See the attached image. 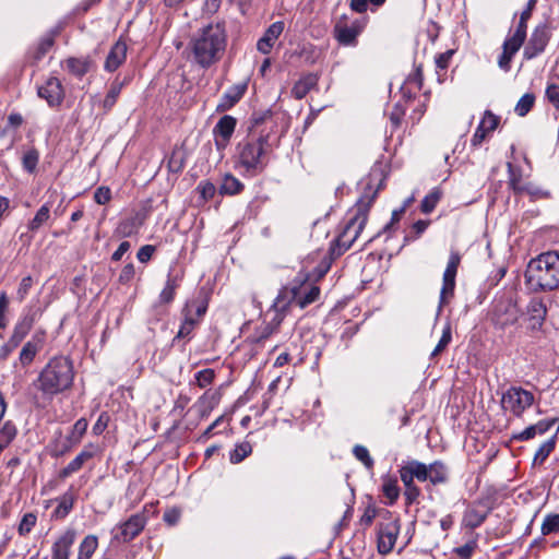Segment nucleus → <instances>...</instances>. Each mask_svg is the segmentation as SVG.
Listing matches in <instances>:
<instances>
[{
	"instance_id": "nucleus-1",
	"label": "nucleus",
	"mask_w": 559,
	"mask_h": 559,
	"mask_svg": "<svg viewBox=\"0 0 559 559\" xmlns=\"http://www.w3.org/2000/svg\"><path fill=\"white\" fill-rule=\"evenodd\" d=\"M385 176L380 169H372L369 175V182L364 194L353 209V215L345 224L342 233L336 239L338 254L348 250L365 228L369 210L374 202L378 192L383 188Z\"/></svg>"
},
{
	"instance_id": "nucleus-2",
	"label": "nucleus",
	"mask_w": 559,
	"mask_h": 559,
	"mask_svg": "<svg viewBox=\"0 0 559 559\" xmlns=\"http://www.w3.org/2000/svg\"><path fill=\"white\" fill-rule=\"evenodd\" d=\"M226 47L227 33L221 23L209 24L198 29L188 43L192 62L204 70L221 61Z\"/></svg>"
},
{
	"instance_id": "nucleus-3",
	"label": "nucleus",
	"mask_w": 559,
	"mask_h": 559,
	"mask_svg": "<svg viewBox=\"0 0 559 559\" xmlns=\"http://www.w3.org/2000/svg\"><path fill=\"white\" fill-rule=\"evenodd\" d=\"M74 380V369L71 359L64 356L51 358L35 382L43 395L52 397L69 390Z\"/></svg>"
},
{
	"instance_id": "nucleus-4",
	"label": "nucleus",
	"mask_w": 559,
	"mask_h": 559,
	"mask_svg": "<svg viewBox=\"0 0 559 559\" xmlns=\"http://www.w3.org/2000/svg\"><path fill=\"white\" fill-rule=\"evenodd\" d=\"M526 283L534 290H554L559 287V251L551 250L532 259L525 271Z\"/></svg>"
},
{
	"instance_id": "nucleus-5",
	"label": "nucleus",
	"mask_w": 559,
	"mask_h": 559,
	"mask_svg": "<svg viewBox=\"0 0 559 559\" xmlns=\"http://www.w3.org/2000/svg\"><path fill=\"white\" fill-rule=\"evenodd\" d=\"M269 135H260L257 139H246L238 143L237 165L251 176L262 173L266 166L264 147L267 145Z\"/></svg>"
},
{
	"instance_id": "nucleus-6",
	"label": "nucleus",
	"mask_w": 559,
	"mask_h": 559,
	"mask_svg": "<svg viewBox=\"0 0 559 559\" xmlns=\"http://www.w3.org/2000/svg\"><path fill=\"white\" fill-rule=\"evenodd\" d=\"M320 296V288L317 285L300 282L299 285L284 287L277 295L273 307L278 310H286L292 305L300 309L314 302Z\"/></svg>"
},
{
	"instance_id": "nucleus-7",
	"label": "nucleus",
	"mask_w": 559,
	"mask_h": 559,
	"mask_svg": "<svg viewBox=\"0 0 559 559\" xmlns=\"http://www.w3.org/2000/svg\"><path fill=\"white\" fill-rule=\"evenodd\" d=\"M377 531V548L379 554H390L396 543L401 530L400 519L385 510L381 521H379Z\"/></svg>"
},
{
	"instance_id": "nucleus-8",
	"label": "nucleus",
	"mask_w": 559,
	"mask_h": 559,
	"mask_svg": "<svg viewBox=\"0 0 559 559\" xmlns=\"http://www.w3.org/2000/svg\"><path fill=\"white\" fill-rule=\"evenodd\" d=\"M535 401L534 394L520 386L509 388L502 395L501 405L507 412L520 417Z\"/></svg>"
},
{
	"instance_id": "nucleus-9",
	"label": "nucleus",
	"mask_w": 559,
	"mask_h": 559,
	"mask_svg": "<svg viewBox=\"0 0 559 559\" xmlns=\"http://www.w3.org/2000/svg\"><path fill=\"white\" fill-rule=\"evenodd\" d=\"M461 263V254L456 250H451L447 267L442 276V287L440 290L439 311L449 302L454 295L455 277L459 265Z\"/></svg>"
},
{
	"instance_id": "nucleus-10",
	"label": "nucleus",
	"mask_w": 559,
	"mask_h": 559,
	"mask_svg": "<svg viewBox=\"0 0 559 559\" xmlns=\"http://www.w3.org/2000/svg\"><path fill=\"white\" fill-rule=\"evenodd\" d=\"M548 41L549 34L546 25L536 26L524 48V58L531 60L540 55L545 50Z\"/></svg>"
},
{
	"instance_id": "nucleus-11",
	"label": "nucleus",
	"mask_w": 559,
	"mask_h": 559,
	"mask_svg": "<svg viewBox=\"0 0 559 559\" xmlns=\"http://www.w3.org/2000/svg\"><path fill=\"white\" fill-rule=\"evenodd\" d=\"M237 120L233 116H223L213 129L215 145L217 150L223 151L229 143L235 131Z\"/></svg>"
},
{
	"instance_id": "nucleus-12",
	"label": "nucleus",
	"mask_w": 559,
	"mask_h": 559,
	"mask_svg": "<svg viewBox=\"0 0 559 559\" xmlns=\"http://www.w3.org/2000/svg\"><path fill=\"white\" fill-rule=\"evenodd\" d=\"M37 94L46 99L49 106H59L64 98V91L59 79L51 76L44 85L39 86Z\"/></svg>"
},
{
	"instance_id": "nucleus-13",
	"label": "nucleus",
	"mask_w": 559,
	"mask_h": 559,
	"mask_svg": "<svg viewBox=\"0 0 559 559\" xmlns=\"http://www.w3.org/2000/svg\"><path fill=\"white\" fill-rule=\"evenodd\" d=\"M362 31V26L358 22H354L348 26L345 22L340 20L333 29L334 38L342 46H356L357 38Z\"/></svg>"
},
{
	"instance_id": "nucleus-14",
	"label": "nucleus",
	"mask_w": 559,
	"mask_h": 559,
	"mask_svg": "<svg viewBox=\"0 0 559 559\" xmlns=\"http://www.w3.org/2000/svg\"><path fill=\"white\" fill-rule=\"evenodd\" d=\"M547 316V307L542 298L533 297L526 307L527 328L532 331L542 329Z\"/></svg>"
},
{
	"instance_id": "nucleus-15",
	"label": "nucleus",
	"mask_w": 559,
	"mask_h": 559,
	"mask_svg": "<svg viewBox=\"0 0 559 559\" xmlns=\"http://www.w3.org/2000/svg\"><path fill=\"white\" fill-rule=\"evenodd\" d=\"M75 538L76 532L73 528L66 530L52 545L51 559H69Z\"/></svg>"
},
{
	"instance_id": "nucleus-16",
	"label": "nucleus",
	"mask_w": 559,
	"mask_h": 559,
	"mask_svg": "<svg viewBox=\"0 0 559 559\" xmlns=\"http://www.w3.org/2000/svg\"><path fill=\"white\" fill-rule=\"evenodd\" d=\"M500 118L493 115L490 110H486L484 117L472 136L471 143L473 146H479L486 139L489 132L496 130Z\"/></svg>"
},
{
	"instance_id": "nucleus-17",
	"label": "nucleus",
	"mask_w": 559,
	"mask_h": 559,
	"mask_svg": "<svg viewBox=\"0 0 559 559\" xmlns=\"http://www.w3.org/2000/svg\"><path fill=\"white\" fill-rule=\"evenodd\" d=\"M97 448L94 444H87L64 468L60 471L59 477L66 479L73 473L80 471L84 463L95 456Z\"/></svg>"
},
{
	"instance_id": "nucleus-18",
	"label": "nucleus",
	"mask_w": 559,
	"mask_h": 559,
	"mask_svg": "<svg viewBox=\"0 0 559 559\" xmlns=\"http://www.w3.org/2000/svg\"><path fill=\"white\" fill-rule=\"evenodd\" d=\"M128 46L122 39L117 40L110 48L104 64L107 72L116 71L127 58Z\"/></svg>"
},
{
	"instance_id": "nucleus-19",
	"label": "nucleus",
	"mask_w": 559,
	"mask_h": 559,
	"mask_svg": "<svg viewBox=\"0 0 559 559\" xmlns=\"http://www.w3.org/2000/svg\"><path fill=\"white\" fill-rule=\"evenodd\" d=\"M146 519L143 514H133L120 525V538L122 542H130L135 538L144 528Z\"/></svg>"
},
{
	"instance_id": "nucleus-20",
	"label": "nucleus",
	"mask_w": 559,
	"mask_h": 559,
	"mask_svg": "<svg viewBox=\"0 0 559 559\" xmlns=\"http://www.w3.org/2000/svg\"><path fill=\"white\" fill-rule=\"evenodd\" d=\"M284 31V22L277 21L269 26L264 35L258 40L257 48L262 53H269L275 40Z\"/></svg>"
},
{
	"instance_id": "nucleus-21",
	"label": "nucleus",
	"mask_w": 559,
	"mask_h": 559,
	"mask_svg": "<svg viewBox=\"0 0 559 559\" xmlns=\"http://www.w3.org/2000/svg\"><path fill=\"white\" fill-rule=\"evenodd\" d=\"M247 87L248 85L246 82L230 86L222 96L217 110L225 111L234 107L242 98Z\"/></svg>"
},
{
	"instance_id": "nucleus-22",
	"label": "nucleus",
	"mask_w": 559,
	"mask_h": 559,
	"mask_svg": "<svg viewBox=\"0 0 559 559\" xmlns=\"http://www.w3.org/2000/svg\"><path fill=\"white\" fill-rule=\"evenodd\" d=\"M556 424V419H543L537 424L526 427L523 431L513 436V439L518 441H527L536 436H543L548 432L551 427Z\"/></svg>"
},
{
	"instance_id": "nucleus-23",
	"label": "nucleus",
	"mask_w": 559,
	"mask_h": 559,
	"mask_svg": "<svg viewBox=\"0 0 559 559\" xmlns=\"http://www.w3.org/2000/svg\"><path fill=\"white\" fill-rule=\"evenodd\" d=\"M143 223L144 217L140 213H136L130 217L122 219L116 228V234L123 238L131 237L132 235L138 234Z\"/></svg>"
},
{
	"instance_id": "nucleus-24",
	"label": "nucleus",
	"mask_w": 559,
	"mask_h": 559,
	"mask_svg": "<svg viewBox=\"0 0 559 559\" xmlns=\"http://www.w3.org/2000/svg\"><path fill=\"white\" fill-rule=\"evenodd\" d=\"M523 44L519 43L518 40L507 37L502 45V53L498 59V66L502 70L509 71L513 56L520 50Z\"/></svg>"
},
{
	"instance_id": "nucleus-25",
	"label": "nucleus",
	"mask_w": 559,
	"mask_h": 559,
	"mask_svg": "<svg viewBox=\"0 0 559 559\" xmlns=\"http://www.w3.org/2000/svg\"><path fill=\"white\" fill-rule=\"evenodd\" d=\"M318 83V76L309 73L298 80L292 88V95L296 99H302Z\"/></svg>"
},
{
	"instance_id": "nucleus-26",
	"label": "nucleus",
	"mask_w": 559,
	"mask_h": 559,
	"mask_svg": "<svg viewBox=\"0 0 559 559\" xmlns=\"http://www.w3.org/2000/svg\"><path fill=\"white\" fill-rule=\"evenodd\" d=\"M274 309H275V316L272 319V321L266 323L265 325H263L257 332V334L254 336V342L255 343H261L264 340L269 338L276 331V329L280 326V324L282 323V321L284 319V312L286 310H278L276 308H274Z\"/></svg>"
},
{
	"instance_id": "nucleus-27",
	"label": "nucleus",
	"mask_w": 559,
	"mask_h": 559,
	"mask_svg": "<svg viewBox=\"0 0 559 559\" xmlns=\"http://www.w3.org/2000/svg\"><path fill=\"white\" fill-rule=\"evenodd\" d=\"M449 479V469L441 461H435L428 465V480L432 485L447 483Z\"/></svg>"
},
{
	"instance_id": "nucleus-28",
	"label": "nucleus",
	"mask_w": 559,
	"mask_h": 559,
	"mask_svg": "<svg viewBox=\"0 0 559 559\" xmlns=\"http://www.w3.org/2000/svg\"><path fill=\"white\" fill-rule=\"evenodd\" d=\"M487 515L488 511L479 510L476 507H469L464 512L462 523L465 527L474 530L485 522Z\"/></svg>"
},
{
	"instance_id": "nucleus-29",
	"label": "nucleus",
	"mask_w": 559,
	"mask_h": 559,
	"mask_svg": "<svg viewBox=\"0 0 559 559\" xmlns=\"http://www.w3.org/2000/svg\"><path fill=\"white\" fill-rule=\"evenodd\" d=\"M400 487L395 477L385 475L382 477V493L385 497V503L393 506L400 497Z\"/></svg>"
},
{
	"instance_id": "nucleus-30",
	"label": "nucleus",
	"mask_w": 559,
	"mask_h": 559,
	"mask_svg": "<svg viewBox=\"0 0 559 559\" xmlns=\"http://www.w3.org/2000/svg\"><path fill=\"white\" fill-rule=\"evenodd\" d=\"M51 205V202H46L37 210L35 216L27 224V229L31 233H36L40 227L48 223Z\"/></svg>"
},
{
	"instance_id": "nucleus-31",
	"label": "nucleus",
	"mask_w": 559,
	"mask_h": 559,
	"mask_svg": "<svg viewBox=\"0 0 559 559\" xmlns=\"http://www.w3.org/2000/svg\"><path fill=\"white\" fill-rule=\"evenodd\" d=\"M127 83V80L119 81L118 79L114 80L109 86V90L103 100V108L107 112L111 110V108L115 106L122 87Z\"/></svg>"
},
{
	"instance_id": "nucleus-32",
	"label": "nucleus",
	"mask_w": 559,
	"mask_h": 559,
	"mask_svg": "<svg viewBox=\"0 0 559 559\" xmlns=\"http://www.w3.org/2000/svg\"><path fill=\"white\" fill-rule=\"evenodd\" d=\"M557 442V432L554 433L550 438L545 440L539 448L537 449L534 459H533V465H542L549 454L555 450Z\"/></svg>"
},
{
	"instance_id": "nucleus-33",
	"label": "nucleus",
	"mask_w": 559,
	"mask_h": 559,
	"mask_svg": "<svg viewBox=\"0 0 559 559\" xmlns=\"http://www.w3.org/2000/svg\"><path fill=\"white\" fill-rule=\"evenodd\" d=\"M243 188L245 186L239 179H237L231 174H226L223 177L222 183L219 186V193L234 195L240 193L243 190Z\"/></svg>"
},
{
	"instance_id": "nucleus-34",
	"label": "nucleus",
	"mask_w": 559,
	"mask_h": 559,
	"mask_svg": "<svg viewBox=\"0 0 559 559\" xmlns=\"http://www.w3.org/2000/svg\"><path fill=\"white\" fill-rule=\"evenodd\" d=\"M67 69L69 72H71L73 75L78 78H82L85 75L92 64V61L90 58H68L66 60Z\"/></svg>"
},
{
	"instance_id": "nucleus-35",
	"label": "nucleus",
	"mask_w": 559,
	"mask_h": 559,
	"mask_svg": "<svg viewBox=\"0 0 559 559\" xmlns=\"http://www.w3.org/2000/svg\"><path fill=\"white\" fill-rule=\"evenodd\" d=\"M74 496L71 491L64 492L59 499H58V506L53 511V516L56 519H64L70 511L73 509L74 506Z\"/></svg>"
},
{
	"instance_id": "nucleus-36",
	"label": "nucleus",
	"mask_w": 559,
	"mask_h": 559,
	"mask_svg": "<svg viewBox=\"0 0 559 559\" xmlns=\"http://www.w3.org/2000/svg\"><path fill=\"white\" fill-rule=\"evenodd\" d=\"M16 433V427L12 421L8 420L3 423L0 428V454L14 440Z\"/></svg>"
},
{
	"instance_id": "nucleus-37",
	"label": "nucleus",
	"mask_w": 559,
	"mask_h": 559,
	"mask_svg": "<svg viewBox=\"0 0 559 559\" xmlns=\"http://www.w3.org/2000/svg\"><path fill=\"white\" fill-rule=\"evenodd\" d=\"M532 15H530L528 10H523L520 14V19L518 21L516 27L512 35L509 37L518 40L521 44H524L526 38V31H527V22L531 19Z\"/></svg>"
},
{
	"instance_id": "nucleus-38",
	"label": "nucleus",
	"mask_w": 559,
	"mask_h": 559,
	"mask_svg": "<svg viewBox=\"0 0 559 559\" xmlns=\"http://www.w3.org/2000/svg\"><path fill=\"white\" fill-rule=\"evenodd\" d=\"M97 546V537L95 535H87L80 544L78 559H91Z\"/></svg>"
},
{
	"instance_id": "nucleus-39",
	"label": "nucleus",
	"mask_w": 559,
	"mask_h": 559,
	"mask_svg": "<svg viewBox=\"0 0 559 559\" xmlns=\"http://www.w3.org/2000/svg\"><path fill=\"white\" fill-rule=\"evenodd\" d=\"M406 468L409 471V473L413 475L414 479H417L418 481H427L428 480V465L417 461V460H411L407 461L405 464Z\"/></svg>"
},
{
	"instance_id": "nucleus-40",
	"label": "nucleus",
	"mask_w": 559,
	"mask_h": 559,
	"mask_svg": "<svg viewBox=\"0 0 559 559\" xmlns=\"http://www.w3.org/2000/svg\"><path fill=\"white\" fill-rule=\"evenodd\" d=\"M535 104V95L533 93L524 94L514 107V111L518 116H526Z\"/></svg>"
},
{
	"instance_id": "nucleus-41",
	"label": "nucleus",
	"mask_w": 559,
	"mask_h": 559,
	"mask_svg": "<svg viewBox=\"0 0 559 559\" xmlns=\"http://www.w3.org/2000/svg\"><path fill=\"white\" fill-rule=\"evenodd\" d=\"M451 340H452V330H451V324L448 322V323H445V325L442 329L441 338L439 340L435 349L431 352L430 358H435V357L439 356L447 348V346L451 343Z\"/></svg>"
},
{
	"instance_id": "nucleus-42",
	"label": "nucleus",
	"mask_w": 559,
	"mask_h": 559,
	"mask_svg": "<svg viewBox=\"0 0 559 559\" xmlns=\"http://www.w3.org/2000/svg\"><path fill=\"white\" fill-rule=\"evenodd\" d=\"M252 452V447L249 442L245 441L235 447L230 452L229 460L233 464H238L243 461Z\"/></svg>"
},
{
	"instance_id": "nucleus-43",
	"label": "nucleus",
	"mask_w": 559,
	"mask_h": 559,
	"mask_svg": "<svg viewBox=\"0 0 559 559\" xmlns=\"http://www.w3.org/2000/svg\"><path fill=\"white\" fill-rule=\"evenodd\" d=\"M441 199V191L439 189H433L430 191L421 201L420 210L425 214L431 213L437 206L438 202Z\"/></svg>"
},
{
	"instance_id": "nucleus-44",
	"label": "nucleus",
	"mask_w": 559,
	"mask_h": 559,
	"mask_svg": "<svg viewBox=\"0 0 559 559\" xmlns=\"http://www.w3.org/2000/svg\"><path fill=\"white\" fill-rule=\"evenodd\" d=\"M218 397L216 394L204 393L198 401V406L202 417H205L217 405Z\"/></svg>"
},
{
	"instance_id": "nucleus-45",
	"label": "nucleus",
	"mask_w": 559,
	"mask_h": 559,
	"mask_svg": "<svg viewBox=\"0 0 559 559\" xmlns=\"http://www.w3.org/2000/svg\"><path fill=\"white\" fill-rule=\"evenodd\" d=\"M38 350H39V346L37 343L32 342V341L25 343L20 353L21 364L23 366L29 365L34 360Z\"/></svg>"
},
{
	"instance_id": "nucleus-46",
	"label": "nucleus",
	"mask_w": 559,
	"mask_h": 559,
	"mask_svg": "<svg viewBox=\"0 0 559 559\" xmlns=\"http://www.w3.org/2000/svg\"><path fill=\"white\" fill-rule=\"evenodd\" d=\"M542 534L544 536L550 535L559 532V514L558 513H549L544 518L540 527Z\"/></svg>"
},
{
	"instance_id": "nucleus-47",
	"label": "nucleus",
	"mask_w": 559,
	"mask_h": 559,
	"mask_svg": "<svg viewBox=\"0 0 559 559\" xmlns=\"http://www.w3.org/2000/svg\"><path fill=\"white\" fill-rule=\"evenodd\" d=\"M37 523V516L33 512L25 513L19 524L17 532L21 536L28 535Z\"/></svg>"
},
{
	"instance_id": "nucleus-48",
	"label": "nucleus",
	"mask_w": 559,
	"mask_h": 559,
	"mask_svg": "<svg viewBox=\"0 0 559 559\" xmlns=\"http://www.w3.org/2000/svg\"><path fill=\"white\" fill-rule=\"evenodd\" d=\"M504 312L507 317L504 319L500 318L498 314V321L501 325H510L514 324L518 321L519 318V310L516 309L515 304L512 302V300H508L504 306Z\"/></svg>"
},
{
	"instance_id": "nucleus-49",
	"label": "nucleus",
	"mask_w": 559,
	"mask_h": 559,
	"mask_svg": "<svg viewBox=\"0 0 559 559\" xmlns=\"http://www.w3.org/2000/svg\"><path fill=\"white\" fill-rule=\"evenodd\" d=\"M38 159H39V154H38L37 150L31 148V150L26 151L22 158L24 169L28 173H33L37 167Z\"/></svg>"
},
{
	"instance_id": "nucleus-50",
	"label": "nucleus",
	"mask_w": 559,
	"mask_h": 559,
	"mask_svg": "<svg viewBox=\"0 0 559 559\" xmlns=\"http://www.w3.org/2000/svg\"><path fill=\"white\" fill-rule=\"evenodd\" d=\"M353 453L355 457L360 461L368 469L373 467V460L366 447L357 444L354 447Z\"/></svg>"
},
{
	"instance_id": "nucleus-51",
	"label": "nucleus",
	"mask_w": 559,
	"mask_h": 559,
	"mask_svg": "<svg viewBox=\"0 0 559 559\" xmlns=\"http://www.w3.org/2000/svg\"><path fill=\"white\" fill-rule=\"evenodd\" d=\"M87 426H88V423L85 418L78 419L75 421V424L73 425L70 440L73 443H79L81 441L82 437L84 436V433L86 432Z\"/></svg>"
},
{
	"instance_id": "nucleus-52",
	"label": "nucleus",
	"mask_w": 559,
	"mask_h": 559,
	"mask_svg": "<svg viewBox=\"0 0 559 559\" xmlns=\"http://www.w3.org/2000/svg\"><path fill=\"white\" fill-rule=\"evenodd\" d=\"M215 373L213 369H203L195 373V381L198 386L204 389L209 386L214 380Z\"/></svg>"
},
{
	"instance_id": "nucleus-53",
	"label": "nucleus",
	"mask_w": 559,
	"mask_h": 559,
	"mask_svg": "<svg viewBox=\"0 0 559 559\" xmlns=\"http://www.w3.org/2000/svg\"><path fill=\"white\" fill-rule=\"evenodd\" d=\"M197 321H198V319H194L191 316H189L188 313H185V320L180 325V329L177 333V337L178 338L187 337L194 329Z\"/></svg>"
},
{
	"instance_id": "nucleus-54",
	"label": "nucleus",
	"mask_w": 559,
	"mask_h": 559,
	"mask_svg": "<svg viewBox=\"0 0 559 559\" xmlns=\"http://www.w3.org/2000/svg\"><path fill=\"white\" fill-rule=\"evenodd\" d=\"M429 224H430L429 221H423V219L415 222L412 225L413 235H406L405 241H411V240H415V239L419 238L420 235L424 234L425 230L428 228Z\"/></svg>"
},
{
	"instance_id": "nucleus-55",
	"label": "nucleus",
	"mask_w": 559,
	"mask_h": 559,
	"mask_svg": "<svg viewBox=\"0 0 559 559\" xmlns=\"http://www.w3.org/2000/svg\"><path fill=\"white\" fill-rule=\"evenodd\" d=\"M176 284L175 280L168 278L164 289L159 295V299L164 304H169L175 297Z\"/></svg>"
},
{
	"instance_id": "nucleus-56",
	"label": "nucleus",
	"mask_w": 559,
	"mask_h": 559,
	"mask_svg": "<svg viewBox=\"0 0 559 559\" xmlns=\"http://www.w3.org/2000/svg\"><path fill=\"white\" fill-rule=\"evenodd\" d=\"M29 330V326L26 324H17L14 328L13 334L10 338L9 344H11L12 347H16L20 342L25 337Z\"/></svg>"
},
{
	"instance_id": "nucleus-57",
	"label": "nucleus",
	"mask_w": 559,
	"mask_h": 559,
	"mask_svg": "<svg viewBox=\"0 0 559 559\" xmlns=\"http://www.w3.org/2000/svg\"><path fill=\"white\" fill-rule=\"evenodd\" d=\"M508 171H509V186L515 191H523V188L520 186L521 182V175L516 174L513 165L511 163L507 164Z\"/></svg>"
},
{
	"instance_id": "nucleus-58",
	"label": "nucleus",
	"mask_w": 559,
	"mask_h": 559,
	"mask_svg": "<svg viewBox=\"0 0 559 559\" xmlns=\"http://www.w3.org/2000/svg\"><path fill=\"white\" fill-rule=\"evenodd\" d=\"M111 199V191L108 187H99L94 193V200L97 204H107Z\"/></svg>"
},
{
	"instance_id": "nucleus-59",
	"label": "nucleus",
	"mask_w": 559,
	"mask_h": 559,
	"mask_svg": "<svg viewBox=\"0 0 559 559\" xmlns=\"http://www.w3.org/2000/svg\"><path fill=\"white\" fill-rule=\"evenodd\" d=\"M546 97L550 104L559 109V85L549 84L546 88Z\"/></svg>"
},
{
	"instance_id": "nucleus-60",
	"label": "nucleus",
	"mask_w": 559,
	"mask_h": 559,
	"mask_svg": "<svg viewBox=\"0 0 559 559\" xmlns=\"http://www.w3.org/2000/svg\"><path fill=\"white\" fill-rule=\"evenodd\" d=\"M198 190L204 200H210L214 197L216 187L210 181H201L198 186Z\"/></svg>"
},
{
	"instance_id": "nucleus-61",
	"label": "nucleus",
	"mask_w": 559,
	"mask_h": 559,
	"mask_svg": "<svg viewBox=\"0 0 559 559\" xmlns=\"http://www.w3.org/2000/svg\"><path fill=\"white\" fill-rule=\"evenodd\" d=\"M135 275V267L132 263H128L126 264L120 274H119V283L120 284H128L129 282H131L133 280Z\"/></svg>"
},
{
	"instance_id": "nucleus-62",
	"label": "nucleus",
	"mask_w": 559,
	"mask_h": 559,
	"mask_svg": "<svg viewBox=\"0 0 559 559\" xmlns=\"http://www.w3.org/2000/svg\"><path fill=\"white\" fill-rule=\"evenodd\" d=\"M155 250L156 248L152 245L142 246L136 253V258L141 263H146L152 259Z\"/></svg>"
},
{
	"instance_id": "nucleus-63",
	"label": "nucleus",
	"mask_w": 559,
	"mask_h": 559,
	"mask_svg": "<svg viewBox=\"0 0 559 559\" xmlns=\"http://www.w3.org/2000/svg\"><path fill=\"white\" fill-rule=\"evenodd\" d=\"M32 284H33V280L31 276H26V277L22 278V281L19 285V288H17V297L21 301L24 300V298L28 294V292L32 287Z\"/></svg>"
},
{
	"instance_id": "nucleus-64",
	"label": "nucleus",
	"mask_w": 559,
	"mask_h": 559,
	"mask_svg": "<svg viewBox=\"0 0 559 559\" xmlns=\"http://www.w3.org/2000/svg\"><path fill=\"white\" fill-rule=\"evenodd\" d=\"M108 419V415L106 413H102L97 421L93 426V433L96 436L102 435L104 430L107 428Z\"/></svg>"
}]
</instances>
